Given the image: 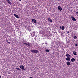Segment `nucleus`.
Here are the masks:
<instances>
[{"instance_id": "nucleus-1", "label": "nucleus", "mask_w": 78, "mask_h": 78, "mask_svg": "<svg viewBox=\"0 0 78 78\" xmlns=\"http://www.w3.org/2000/svg\"><path fill=\"white\" fill-rule=\"evenodd\" d=\"M31 51L32 53H39L38 50H36V49L31 50Z\"/></svg>"}, {"instance_id": "nucleus-2", "label": "nucleus", "mask_w": 78, "mask_h": 78, "mask_svg": "<svg viewBox=\"0 0 78 78\" xmlns=\"http://www.w3.org/2000/svg\"><path fill=\"white\" fill-rule=\"evenodd\" d=\"M24 44L25 45H27L29 47H31V45H32V44L30 43H29V42H27V43H24Z\"/></svg>"}, {"instance_id": "nucleus-3", "label": "nucleus", "mask_w": 78, "mask_h": 78, "mask_svg": "<svg viewBox=\"0 0 78 78\" xmlns=\"http://www.w3.org/2000/svg\"><path fill=\"white\" fill-rule=\"evenodd\" d=\"M20 69L22 70H24V69H25V67L23 65H21L20 66Z\"/></svg>"}, {"instance_id": "nucleus-4", "label": "nucleus", "mask_w": 78, "mask_h": 78, "mask_svg": "<svg viewBox=\"0 0 78 78\" xmlns=\"http://www.w3.org/2000/svg\"><path fill=\"white\" fill-rule=\"evenodd\" d=\"M58 9L59 11H62V8L60 6H58Z\"/></svg>"}, {"instance_id": "nucleus-5", "label": "nucleus", "mask_w": 78, "mask_h": 78, "mask_svg": "<svg viewBox=\"0 0 78 78\" xmlns=\"http://www.w3.org/2000/svg\"><path fill=\"white\" fill-rule=\"evenodd\" d=\"M32 21L34 23H37L36 20L34 19H32Z\"/></svg>"}, {"instance_id": "nucleus-6", "label": "nucleus", "mask_w": 78, "mask_h": 78, "mask_svg": "<svg viewBox=\"0 0 78 78\" xmlns=\"http://www.w3.org/2000/svg\"><path fill=\"white\" fill-rule=\"evenodd\" d=\"M72 19L73 20V21H76V19H75V18L73 16L71 17Z\"/></svg>"}, {"instance_id": "nucleus-7", "label": "nucleus", "mask_w": 78, "mask_h": 78, "mask_svg": "<svg viewBox=\"0 0 78 78\" xmlns=\"http://www.w3.org/2000/svg\"><path fill=\"white\" fill-rule=\"evenodd\" d=\"M47 20H48V21L50 22H52V20H51V19L49 18H47Z\"/></svg>"}, {"instance_id": "nucleus-8", "label": "nucleus", "mask_w": 78, "mask_h": 78, "mask_svg": "<svg viewBox=\"0 0 78 78\" xmlns=\"http://www.w3.org/2000/svg\"><path fill=\"white\" fill-rule=\"evenodd\" d=\"M66 64L68 66H70L71 65L70 62H66Z\"/></svg>"}, {"instance_id": "nucleus-9", "label": "nucleus", "mask_w": 78, "mask_h": 78, "mask_svg": "<svg viewBox=\"0 0 78 78\" xmlns=\"http://www.w3.org/2000/svg\"><path fill=\"white\" fill-rule=\"evenodd\" d=\"M6 0V2H8V3H9V4H10V5H11V4H12V3H11V2L9 0Z\"/></svg>"}, {"instance_id": "nucleus-10", "label": "nucleus", "mask_w": 78, "mask_h": 78, "mask_svg": "<svg viewBox=\"0 0 78 78\" xmlns=\"http://www.w3.org/2000/svg\"><path fill=\"white\" fill-rule=\"evenodd\" d=\"M14 16L15 17H16V18H18V19H19V16H18V15H17L14 14Z\"/></svg>"}, {"instance_id": "nucleus-11", "label": "nucleus", "mask_w": 78, "mask_h": 78, "mask_svg": "<svg viewBox=\"0 0 78 78\" xmlns=\"http://www.w3.org/2000/svg\"><path fill=\"white\" fill-rule=\"evenodd\" d=\"M66 61H70V58L69 57H68L66 58Z\"/></svg>"}, {"instance_id": "nucleus-12", "label": "nucleus", "mask_w": 78, "mask_h": 78, "mask_svg": "<svg viewBox=\"0 0 78 78\" xmlns=\"http://www.w3.org/2000/svg\"><path fill=\"white\" fill-rule=\"evenodd\" d=\"M71 60L72 62H74V61H75V59L74 58H73L72 59H71Z\"/></svg>"}, {"instance_id": "nucleus-13", "label": "nucleus", "mask_w": 78, "mask_h": 78, "mask_svg": "<svg viewBox=\"0 0 78 78\" xmlns=\"http://www.w3.org/2000/svg\"><path fill=\"white\" fill-rule=\"evenodd\" d=\"M59 44L60 46H61V45H63V43L62 42H59Z\"/></svg>"}, {"instance_id": "nucleus-14", "label": "nucleus", "mask_w": 78, "mask_h": 78, "mask_svg": "<svg viewBox=\"0 0 78 78\" xmlns=\"http://www.w3.org/2000/svg\"><path fill=\"white\" fill-rule=\"evenodd\" d=\"M62 30H64V29H65V27H64V26H62Z\"/></svg>"}, {"instance_id": "nucleus-15", "label": "nucleus", "mask_w": 78, "mask_h": 78, "mask_svg": "<svg viewBox=\"0 0 78 78\" xmlns=\"http://www.w3.org/2000/svg\"><path fill=\"white\" fill-rule=\"evenodd\" d=\"M73 54L74 55H76V52L75 51H73Z\"/></svg>"}, {"instance_id": "nucleus-16", "label": "nucleus", "mask_w": 78, "mask_h": 78, "mask_svg": "<svg viewBox=\"0 0 78 78\" xmlns=\"http://www.w3.org/2000/svg\"><path fill=\"white\" fill-rule=\"evenodd\" d=\"M66 56L67 57H70V55H69V54H67Z\"/></svg>"}, {"instance_id": "nucleus-17", "label": "nucleus", "mask_w": 78, "mask_h": 78, "mask_svg": "<svg viewBox=\"0 0 78 78\" xmlns=\"http://www.w3.org/2000/svg\"><path fill=\"white\" fill-rule=\"evenodd\" d=\"M45 51H46V52H49L50 50H48V49H47L45 50Z\"/></svg>"}, {"instance_id": "nucleus-18", "label": "nucleus", "mask_w": 78, "mask_h": 78, "mask_svg": "<svg viewBox=\"0 0 78 78\" xmlns=\"http://www.w3.org/2000/svg\"><path fill=\"white\" fill-rule=\"evenodd\" d=\"M16 69H17V70H19V71H20V69L19 68H16Z\"/></svg>"}, {"instance_id": "nucleus-19", "label": "nucleus", "mask_w": 78, "mask_h": 78, "mask_svg": "<svg viewBox=\"0 0 78 78\" xmlns=\"http://www.w3.org/2000/svg\"><path fill=\"white\" fill-rule=\"evenodd\" d=\"M73 37H74V39H76V38H77V37H76V36H75V35Z\"/></svg>"}, {"instance_id": "nucleus-20", "label": "nucleus", "mask_w": 78, "mask_h": 78, "mask_svg": "<svg viewBox=\"0 0 78 78\" xmlns=\"http://www.w3.org/2000/svg\"><path fill=\"white\" fill-rule=\"evenodd\" d=\"M76 15H77V16H78V12H76Z\"/></svg>"}, {"instance_id": "nucleus-21", "label": "nucleus", "mask_w": 78, "mask_h": 78, "mask_svg": "<svg viewBox=\"0 0 78 78\" xmlns=\"http://www.w3.org/2000/svg\"><path fill=\"white\" fill-rule=\"evenodd\" d=\"M59 28H60V29H62V27L61 26L60 27H59Z\"/></svg>"}, {"instance_id": "nucleus-22", "label": "nucleus", "mask_w": 78, "mask_h": 78, "mask_svg": "<svg viewBox=\"0 0 78 78\" xmlns=\"http://www.w3.org/2000/svg\"><path fill=\"white\" fill-rule=\"evenodd\" d=\"M77 45H78V44H75V46H76V47L77 46Z\"/></svg>"}, {"instance_id": "nucleus-23", "label": "nucleus", "mask_w": 78, "mask_h": 78, "mask_svg": "<svg viewBox=\"0 0 78 78\" xmlns=\"http://www.w3.org/2000/svg\"><path fill=\"white\" fill-rule=\"evenodd\" d=\"M7 43H8V44H10V42H7Z\"/></svg>"}, {"instance_id": "nucleus-24", "label": "nucleus", "mask_w": 78, "mask_h": 78, "mask_svg": "<svg viewBox=\"0 0 78 78\" xmlns=\"http://www.w3.org/2000/svg\"><path fill=\"white\" fill-rule=\"evenodd\" d=\"M67 33H68H68H69V31H68V32H67Z\"/></svg>"}, {"instance_id": "nucleus-25", "label": "nucleus", "mask_w": 78, "mask_h": 78, "mask_svg": "<svg viewBox=\"0 0 78 78\" xmlns=\"http://www.w3.org/2000/svg\"><path fill=\"white\" fill-rule=\"evenodd\" d=\"M1 78V76L0 75V78Z\"/></svg>"}, {"instance_id": "nucleus-26", "label": "nucleus", "mask_w": 78, "mask_h": 78, "mask_svg": "<svg viewBox=\"0 0 78 78\" xmlns=\"http://www.w3.org/2000/svg\"><path fill=\"white\" fill-rule=\"evenodd\" d=\"M19 0V1H21V0Z\"/></svg>"}, {"instance_id": "nucleus-27", "label": "nucleus", "mask_w": 78, "mask_h": 78, "mask_svg": "<svg viewBox=\"0 0 78 78\" xmlns=\"http://www.w3.org/2000/svg\"><path fill=\"white\" fill-rule=\"evenodd\" d=\"M46 44H47V43H46Z\"/></svg>"}]
</instances>
